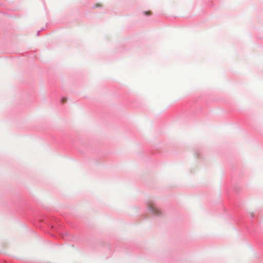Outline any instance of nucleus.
<instances>
[{
  "instance_id": "obj_1",
  "label": "nucleus",
  "mask_w": 263,
  "mask_h": 263,
  "mask_svg": "<svg viewBox=\"0 0 263 263\" xmlns=\"http://www.w3.org/2000/svg\"><path fill=\"white\" fill-rule=\"evenodd\" d=\"M148 208L149 211H152L153 213L157 214L158 213V210L154 206V205L151 203L148 205Z\"/></svg>"
},
{
  "instance_id": "obj_2",
  "label": "nucleus",
  "mask_w": 263,
  "mask_h": 263,
  "mask_svg": "<svg viewBox=\"0 0 263 263\" xmlns=\"http://www.w3.org/2000/svg\"><path fill=\"white\" fill-rule=\"evenodd\" d=\"M144 14H145V15H151L152 14V12L150 11H145V12H144Z\"/></svg>"
},
{
  "instance_id": "obj_3",
  "label": "nucleus",
  "mask_w": 263,
  "mask_h": 263,
  "mask_svg": "<svg viewBox=\"0 0 263 263\" xmlns=\"http://www.w3.org/2000/svg\"><path fill=\"white\" fill-rule=\"evenodd\" d=\"M66 101H67V99L66 98H63L62 99V102L63 103L65 102Z\"/></svg>"
},
{
  "instance_id": "obj_4",
  "label": "nucleus",
  "mask_w": 263,
  "mask_h": 263,
  "mask_svg": "<svg viewBox=\"0 0 263 263\" xmlns=\"http://www.w3.org/2000/svg\"><path fill=\"white\" fill-rule=\"evenodd\" d=\"M99 6H100V5H99V4H96V7H99Z\"/></svg>"
}]
</instances>
